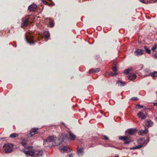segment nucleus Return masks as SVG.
Here are the masks:
<instances>
[{
	"instance_id": "7c9ffc66",
	"label": "nucleus",
	"mask_w": 157,
	"mask_h": 157,
	"mask_svg": "<svg viewBox=\"0 0 157 157\" xmlns=\"http://www.w3.org/2000/svg\"><path fill=\"white\" fill-rule=\"evenodd\" d=\"M140 2H141L143 3L146 4H150V2H147H147H146V1H145L144 0H140Z\"/></svg>"
},
{
	"instance_id": "f8f14e48",
	"label": "nucleus",
	"mask_w": 157,
	"mask_h": 157,
	"mask_svg": "<svg viewBox=\"0 0 157 157\" xmlns=\"http://www.w3.org/2000/svg\"><path fill=\"white\" fill-rule=\"evenodd\" d=\"M37 7L36 4H31L28 6V10L31 11H34L36 10Z\"/></svg>"
},
{
	"instance_id": "412c9836",
	"label": "nucleus",
	"mask_w": 157,
	"mask_h": 157,
	"mask_svg": "<svg viewBox=\"0 0 157 157\" xmlns=\"http://www.w3.org/2000/svg\"><path fill=\"white\" fill-rule=\"evenodd\" d=\"M138 115L139 117L142 119L144 120L145 119L146 117L142 112H140L138 113Z\"/></svg>"
},
{
	"instance_id": "58836bf2",
	"label": "nucleus",
	"mask_w": 157,
	"mask_h": 157,
	"mask_svg": "<svg viewBox=\"0 0 157 157\" xmlns=\"http://www.w3.org/2000/svg\"><path fill=\"white\" fill-rule=\"evenodd\" d=\"M99 58V56L98 55V56H96L95 58V59H96L97 60H98Z\"/></svg>"
},
{
	"instance_id": "1a4fd4ad",
	"label": "nucleus",
	"mask_w": 157,
	"mask_h": 157,
	"mask_svg": "<svg viewBox=\"0 0 157 157\" xmlns=\"http://www.w3.org/2000/svg\"><path fill=\"white\" fill-rule=\"evenodd\" d=\"M43 154L42 150H37L34 151L33 157H42Z\"/></svg>"
},
{
	"instance_id": "4c0bfd02",
	"label": "nucleus",
	"mask_w": 157,
	"mask_h": 157,
	"mask_svg": "<svg viewBox=\"0 0 157 157\" xmlns=\"http://www.w3.org/2000/svg\"><path fill=\"white\" fill-rule=\"evenodd\" d=\"M27 149H31L32 148V147L31 146H27L26 147Z\"/></svg>"
},
{
	"instance_id": "de8ad7c7",
	"label": "nucleus",
	"mask_w": 157,
	"mask_h": 157,
	"mask_svg": "<svg viewBox=\"0 0 157 157\" xmlns=\"http://www.w3.org/2000/svg\"><path fill=\"white\" fill-rule=\"evenodd\" d=\"M114 157H119L118 156H115Z\"/></svg>"
},
{
	"instance_id": "72a5a7b5",
	"label": "nucleus",
	"mask_w": 157,
	"mask_h": 157,
	"mask_svg": "<svg viewBox=\"0 0 157 157\" xmlns=\"http://www.w3.org/2000/svg\"><path fill=\"white\" fill-rule=\"evenodd\" d=\"M102 138L105 140H109V138L105 135L103 136Z\"/></svg>"
},
{
	"instance_id": "37998d69",
	"label": "nucleus",
	"mask_w": 157,
	"mask_h": 157,
	"mask_svg": "<svg viewBox=\"0 0 157 157\" xmlns=\"http://www.w3.org/2000/svg\"><path fill=\"white\" fill-rule=\"evenodd\" d=\"M154 46L156 48H157V44H155Z\"/></svg>"
},
{
	"instance_id": "bb28decb",
	"label": "nucleus",
	"mask_w": 157,
	"mask_h": 157,
	"mask_svg": "<svg viewBox=\"0 0 157 157\" xmlns=\"http://www.w3.org/2000/svg\"><path fill=\"white\" fill-rule=\"evenodd\" d=\"M18 136V135L16 133H13L11 134L10 136V137L11 138H15L16 137H17Z\"/></svg>"
},
{
	"instance_id": "7ed1b4c3",
	"label": "nucleus",
	"mask_w": 157,
	"mask_h": 157,
	"mask_svg": "<svg viewBox=\"0 0 157 157\" xmlns=\"http://www.w3.org/2000/svg\"><path fill=\"white\" fill-rule=\"evenodd\" d=\"M21 27L23 28L27 26L29 23V18L26 17H23L21 19Z\"/></svg>"
},
{
	"instance_id": "423d86ee",
	"label": "nucleus",
	"mask_w": 157,
	"mask_h": 157,
	"mask_svg": "<svg viewBox=\"0 0 157 157\" xmlns=\"http://www.w3.org/2000/svg\"><path fill=\"white\" fill-rule=\"evenodd\" d=\"M25 40L26 42L32 45L34 44L36 41L34 42L33 37L31 35H29L25 38Z\"/></svg>"
},
{
	"instance_id": "a878e982",
	"label": "nucleus",
	"mask_w": 157,
	"mask_h": 157,
	"mask_svg": "<svg viewBox=\"0 0 157 157\" xmlns=\"http://www.w3.org/2000/svg\"><path fill=\"white\" fill-rule=\"evenodd\" d=\"M50 27H52L54 25V21L53 20L49 19V21Z\"/></svg>"
},
{
	"instance_id": "20e7f679",
	"label": "nucleus",
	"mask_w": 157,
	"mask_h": 157,
	"mask_svg": "<svg viewBox=\"0 0 157 157\" xmlns=\"http://www.w3.org/2000/svg\"><path fill=\"white\" fill-rule=\"evenodd\" d=\"M119 138L120 140H123L124 144H129L132 142V140L127 136H120Z\"/></svg>"
},
{
	"instance_id": "4be33fe9",
	"label": "nucleus",
	"mask_w": 157,
	"mask_h": 157,
	"mask_svg": "<svg viewBox=\"0 0 157 157\" xmlns=\"http://www.w3.org/2000/svg\"><path fill=\"white\" fill-rule=\"evenodd\" d=\"M68 149V147L67 146L62 147L61 146H60L59 147V149L62 152L67 151Z\"/></svg>"
},
{
	"instance_id": "f704fd0d",
	"label": "nucleus",
	"mask_w": 157,
	"mask_h": 157,
	"mask_svg": "<svg viewBox=\"0 0 157 157\" xmlns=\"http://www.w3.org/2000/svg\"><path fill=\"white\" fill-rule=\"evenodd\" d=\"M137 106L138 107V108H139V109L141 108L143 106V105H137Z\"/></svg>"
},
{
	"instance_id": "aec40b11",
	"label": "nucleus",
	"mask_w": 157,
	"mask_h": 157,
	"mask_svg": "<svg viewBox=\"0 0 157 157\" xmlns=\"http://www.w3.org/2000/svg\"><path fill=\"white\" fill-rule=\"evenodd\" d=\"M132 69V67H130V68H128L125 70L123 73L124 75H128Z\"/></svg>"
},
{
	"instance_id": "473e14b6",
	"label": "nucleus",
	"mask_w": 157,
	"mask_h": 157,
	"mask_svg": "<svg viewBox=\"0 0 157 157\" xmlns=\"http://www.w3.org/2000/svg\"><path fill=\"white\" fill-rule=\"evenodd\" d=\"M21 145H22L25 147V146L26 145L27 143L26 142H22L21 143Z\"/></svg>"
},
{
	"instance_id": "9d476101",
	"label": "nucleus",
	"mask_w": 157,
	"mask_h": 157,
	"mask_svg": "<svg viewBox=\"0 0 157 157\" xmlns=\"http://www.w3.org/2000/svg\"><path fill=\"white\" fill-rule=\"evenodd\" d=\"M27 157H33L34 156V151H24Z\"/></svg>"
},
{
	"instance_id": "79ce46f5",
	"label": "nucleus",
	"mask_w": 157,
	"mask_h": 157,
	"mask_svg": "<svg viewBox=\"0 0 157 157\" xmlns=\"http://www.w3.org/2000/svg\"><path fill=\"white\" fill-rule=\"evenodd\" d=\"M69 157H73V156L72 155V154H69L68 155Z\"/></svg>"
},
{
	"instance_id": "6e6552de",
	"label": "nucleus",
	"mask_w": 157,
	"mask_h": 157,
	"mask_svg": "<svg viewBox=\"0 0 157 157\" xmlns=\"http://www.w3.org/2000/svg\"><path fill=\"white\" fill-rule=\"evenodd\" d=\"M5 146L6 147V149L5 150V153H8L12 151L13 148V145L12 144H5Z\"/></svg>"
},
{
	"instance_id": "4468645a",
	"label": "nucleus",
	"mask_w": 157,
	"mask_h": 157,
	"mask_svg": "<svg viewBox=\"0 0 157 157\" xmlns=\"http://www.w3.org/2000/svg\"><path fill=\"white\" fill-rule=\"evenodd\" d=\"M136 131V129H130L127 130L125 132V133H127L129 135H132L135 133Z\"/></svg>"
},
{
	"instance_id": "2eb2a0df",
	"label": "nucleus",
	"mask_w": 157,
	"mask_h": 157,
	"mask_svg": "<svg viewBox=\"0 0 157 157\" xmlns=\"http://www.w3.org/2000/svg\"><path fill=\"white\" fill-rule=\"evenodd\" d=\"M153 124V122L151 120H147L146 121V125L147 127H151Z\"/></svg>"
},
{
	"instance_id": "6ab92c4d",
	"label": "nucleus",
	"mask_w": 157,
	"mask_h": 157,
	"mask_svg": "<svg viewBox=\"0 0 157 157\" xmlns=\"http://www.w3.org/2000/svg\"><path fill=\"white\" fill-rule=\"evenodd\" d=\"M44 35L46 39H49L50 37V34L48 31H45L44 32Z\"/></svg>"
},
{
	"instance_id": "a18cd8bd",
	"label": "nucleus",
	"mask_w": 157,
	"mask_h": 157,
	"mask_svg": "<svg viewBox=\"0 0 157 157\" xmlns=\"http://www.w3.org/2000/svg\"><path fill=\"white\" fill-rule=\"evenodd\" d=\"M62 124H63L64 125H64V123H62Z\"/></svg>"
},
{
	"instance_id": "e433bc0d",
	"label": "nucleus",
	"mask_w": 157,
	"mask_h": 157,
	"mask_svg": "<svg viewBox=\"0 0 157 157\" xmlns=\"http://www.w3.org/2000/svg\"><path fill=\"white\" fill-rule=\"evenodd\" d=\"M153 56H154L155 59H157V53L154 54V55H152V56L153 57Z\"/></svg>"
},
{
	"instance_id": "c03bdc74",
	"label": "nucleus",
	"mask_w": 157,
	"mask_h": 157,
	"mask_svg": "<svg viewBox=\"0 0 157 157\" xmlns=\"http://www.w3.org/2000/svg\"><path fill=\"white\" fill-rule=\"evenodd\" d=\"M131 98H137L136 97H132Z\"/></svg>"
},
{
	"instance_id": "a211bd4d",
	"label": "nucleus",
	"mask_w": 157,
	"mask_h": 157,
	"mask_svg": "<svg viewBox=\"0 0 157 157\" xmlns=\"http://www.w3.org/2000/svg\"><path fill=\"white\" fill-rule=\"evenodd\" d=\"M100 71V69L99 68H93L90 69L89 71V73H98Z\"/></svg>"
},
{
	"instance_id": "c9c22d12",
	"label": "nucleus",
	"mask_w": 157,
	"mask_h": 157,
	"mask_svg": "<svg viewBox=\"0 0 157 157\" xmlns=\"http://www.w3.org/2000/svg\"><path fill=\"white\" fill-rule=\"evenodd\" d=\"M156 49V48L154 46L151 48V50L152 51H155V50Z\"/></svg>"
},
{
	"instance_id": "dca6fc26",
	"label": "nucleus",
	"mask_w": 157,
	"mask_h": 157,
	"mask_svg": "<svg viewBox=\"0 0 157 157\" xmlns=\"http://www.w3.org/2000/svg\"><path fill=\"white\" fill-rule=\"evenodd\" d=\"M68 132L69 134V137L70 139L71 140H75L76 138V136L71 131H69Z\"/></svg>"
},
{
	"instance_id": "b1692460",
	"label": "nucleus",
	"mask_w": 157,
	"mask_h": 157,
	"mask_svg": "<svg viewBox=\"0 0 157 157\" xmlns=\"http://www.w3.org/2000/svg\"><path fill=\"white\" fill-rule=\"evenodd\" d=\"M144 51L145 53L146 52L149 54H150L151 53V50L148 48L146 46H145L144 47Z\"/></svg>"
},
{
	"instance_id": "c756f323",
	"label": "nucleus",
	"mask_w": 157,
	"mask_h": 157,
	"mask_svg": "<svg viewBox=\"0 0 157 157\" xmlns=\"http://www.w3.org/2000/svg\"><path fill=\"white\" fill-rule=\"evenodd\" d=\"M117 66L116 64H115V66L112 68V70L114 72H117Z\"/></svg>"
},
{
	"instance_id": "2f4dec72",
	"label": "nucleus",
	"mask_w": 157,
	"mask_h": 157,
	"mask_svg": "<svg viewBox=\"0 0 157 157\" xmlns=\"http://www.w3.org/2000/svg\"><path fill=\"white\" fill-rule=\"evenodd\" d=\"M147 2H150V3L155 2L156 3L157 2V0H150L149 1H148Z\"/></svg>"
},
{
	"instance_id": "ddd939ff",
	"label": "nucleus",
	"mask_w": 157,
	"mask_h": 157,
	"mask_svg": "<svg viewBox=\"0 0 157 157\" xmlns=\"http://www.w3.org/2000/svg\"><path fill=\"white\" fill-rule=\"evenodd\" d=\"M136 77V75L135 73L130 74L128 76V79L131 81H133L135 79Z\"/></svg>"
},
{
	"instance_id": "393cba45",
	"label": "nucleus",
	"mask_w": 157,
	"mask_h": 157,
	"mask_svg": "<svg viewBox=\"0 0 157 157\" xmlns=\"http://www.w3.org/2000/svg\"><path fill=\"white\" fill-rule=\"evenodd\" d=\"M83 148H80L79 149H78L77 151L78 155L79 156H81L83 153Z\"/></svg>"
},
{
	"instance_id": "49530a36",
	"label": "nucleus",
	"mask_w": 157,
	"mask_h": 157,
	"mask_svg": "<svg viewBox=\"0 0 157 157\" xmlns=\"http://www.w3.org/2000/svg\"><path fill=\"white\" fill-rule=\"evenodd\" d=\"M83 17H82V18H81V20L82 21V19L83 18Z\"/></svg>"
},
{
	"instance_id": "9b49d317",
	"label": "nucleus",
	"mask_w": 157,
	"mask_h": 157,
	"mask_svg": "<svg viewBox=\"0 0 157 157\" xmlns=\"http://www.w3.org/2000/svg\"><path fill=\"white\" fill-rule=\"evenodd\" d=\"M54 138L52 136H49L48 137L46 140L44 141V144H46L48 142H53L54 140Z\"/></svg>"
},
{
	"instance_id": "f257e3e1",
	"label": "nucleus",
	"mask_w": 157,
	"mask_h": 157,
	"mask_svg": "<svg viewBox=\"0 0 157 157\" xmlns=\"http://www.w3.org/2000/svg\"><path fill=\"white\" fill-rule=\"evenodd\" d=\"M64 137H67V135L66 134H63L59 137H55L52 146H55L60 145L64 140Z\"/></svg>"
},
{
	"instance_id": "ea45409f",
	"label": "nucleus",
	"mask_w": 157,
	"mask_h": 157,
	"mask_svg": "<svg viewBox=\"0 0 157 157\" xmlns=\"http://www.w3.org/2000/svg\"><path fill=\"white\" fill-rule=\"evenodd\" d=\"M139 99H131V100H132L133 101H136L138 100Z\"/></svg>"
},
{
	"instance_id": "39448f33",
	"label": "nucleus",
	"mask_w": 157,
	"mask_h": 157,
	"mask_svg": "<svg viewBox=\"0 0 157 157\" xmlns=\"http://www.w3.org/2000/svg\"><path fill=\"white\" fill-rule=\"evenodd\" d=\"M39 130L38 128H31L30 130L29 133L28 134L27 136L28 137H31L35 134H37L38 131Z\"/></svg>"
},
{
	"instance_id": "5701e85b",
	"label": "nucleus",
	"mask_w": 157,
	"mask_h": 157,
	"mask_svg": "<svg viewBox=\"0 0 157 157\" xmlns=\"http://www.w3.org/2000/svg\"><path fill=\"white\" fill-rule=\"evenodd\" d=\"M148 132V130L147 128H145L144 130H142L139 132L140 135H143L144 134L147 133Z\"/></svg>"
},
{
	"instance_id": "cd10ccee",
	"label": "nucleus",
	"mask_w": 157,
	"mask_h": 157,
	"mask_svg": "<svg viewBox=\"0 0 157 157\" xmlns=\"http://www.w3.org/2000/svg\"><path fill=\"white\" fill-rule=\"evenodd\" d=\"M150 75L152 77H157V71H154L153 72L151 73Z\"/></svg>"
},
{
	"instance_id": "c85d7f7f",
	"label": "nucleus",
	"mask_w": 157,
	"mask_h": 157,
	"mask_svg": "<svg viewBox=\"0 0 157 157\" xmlns=\"http://www.w3.org/2000/svg\"><path fill=\"white\" fill-rule=\"evenodd\" d=\"M118 75V73L117 72H114V73L113 72H111L110 75L111 76H115Z\"/></svg>"
},
{
	"instance_id": "f03ea898",
	"label": "nucleus",
	"mask_w": 157,
	"mask_h": 157,
	"mask_svg": "<svg viewBox=\"0 0 157 157\" xmlns=\"http://www.w3.org/2000/svg\"><path fill=\"white\" fill-rule=\"evenodd\" d=\"M145 143V140L144 138H140L138 140V145L135 147H131L130 149H136L141 148Z\"/></svg>"
},
{
	"instance_id": "a19ab883",
	"label": "nucleus",
	"mask_w": 157,
	"mask_h": 157,
	"mask_svg": "<svg viewBox=\"0 0 157 157\" xmlns=\"http://www.w3.org/2000/svg\"><path fill=\"white\" fill-rule=\"evenodd\" d=\"M153 104L154 106H157V102H154Z\"/></svg>"
},
{
	"instance_id": "f3484780",
	"label": "nucleus",
	"mask_w": 157,
	"mask_h": 157,
	"mask_svg": "<svg viewBox=\"0 0 157 157\" xmlns=\"http://www.w3.org/2000/svg\"><path fill=\"white\" fill-rule=\"evenodd\" d=\"M116 84L120 87H123L125 86V84L124 83L120 80H118L117 81Z\"/></svg>"
},
{
	"instance_id": "0eeeda50",
	"label": "nucleus",
	"mask_w": 157,
	"mask_h": 157,
	"mask_svg": "<svg viewBox=\"0 0 157 157\" xmlns=\"http://www.w3.org/2000/svg\"><path fill=\"white\" fill-rule=\"evenodd\" d=\"M145 52L143 49H137L134 52V54L136 56H141L145 54Z\"/></svg>"
}]
</instances>
